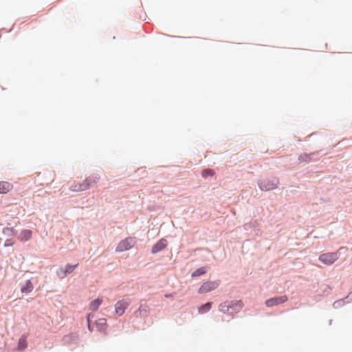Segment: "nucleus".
I'll list each match as a JSON object with an SVG mask.
<instances>
[{"label":"nucleus","instance_id":"obj_1","mask_svg":"<svg viewBox=\"0 0 352 352\" xmlns=\"http://www.w3.org/2000/svg\"><path fill=\"white\" fill-rule=\"evenodd\" d=\"M243 307L242 300L232 301L230 304L227 302H222L219 305V311L226 314L231 309V313H237Z\"/></svg>","mask_w":352,"mask_h":352},{"label":"nucleus","instance_id":"obj_2","mask_svg":"<svg viewBox=\"0 0 352 352\" xmlns=\"http://www.w3.org/2000/svg\"><path fill=\"white\" fill-rule=\"evenodd\" d=\"M135 240L134 238L128 237L122 240L116 247L117 252H124L130 250L135 244Z\"/></svg>","mask_w":352,"mask_h":352},{"label":"nucleus","instance_id":"obj_3","mask_svg":"<svg viewBox=\"0 0 352 352\" xmlns=\"http://www.w3.org/2000/svg\"><path fill=\"white\" fill-rule=\"evenodd\" d=\"M278 184V180L276 178L272 179H264L259 183V187L262 190H272L275 189Z\"/></svg>","mask_w":352,"mask_h":352},{"label":"nucleus","instance_id":"obj_4","mask_svg":"<svg viewBox=\"0 0 352 352\" xmlns=\"http://www.w3.org/2000/svg\"><path fill=\"white\" fill-rule=\"evenodd\" d=\"M219 285V280L205 282L199 287V293L204 294V293L210 292L215 289L216 288H217Z\"/></svg>","mask_w":352,"mask_h":352},{"label":"nucleus","instance_id":"obj_5","mask_svg":"<svg viewBox=\"0 0 352 352\" xmlns=\"http://www.w3.org/2000/svg\"><path fill=\"white\" fill-rule=\"evenodd\" d=\"M338 258L337 253H326L321 254L319 260L325 265H331Z\"/></svg>","mask_w":352,"mask_h":352},{"label":"nucleus","instance_id":"obj_6","mask_svg":"<svg viewBox=\"0 0 352 352\" xmlns=\"http://www.w3.org/2000/svg\"><path fill=\"white\" fill-rule=\"evenodd\" d=\"M130 302L128 300H121L117 302L115 305L116 314L120 316L124 314L125 310L129 306Z\"/></svg>","mask_w":352,"mask_h":352},{"label":"nucleus","instance_id":"obj_7","mask_svg":"<svg viewBox=\"0 0 352 352\" xmlns=\"http://www.w3.org/2000/svg\"><path fill=\"white\" fill-rule=\"evenodd\" d=\"M286 296H281L278 297L272 298L265 301L267 307H273L285 302L287 300Z\"/></svg>","mask_w":352,"mask_h":352},{"label":"nucleus","instance_id":"obj_8","mask_svg":"<svg viewBox=\"0 0 352 352\" xmlns=\"http://www.w3.org/2000/svg\"><path fill=\"white\" fill-rule=\"evenodd\" d=\"M14 188L12 183L7 181H0V194H7Z\"/></svg>","mask_w":352,"mask_h":352},{"label":"nucleus","instance_id":"obj_9","mask_svg":"<svg viewBox=\"0 0 352 352\" xmlns=\"http://www.w3.org/2000/svg\"><path fill=\"white\" fill-rule=\"evenodd\" d=\"M87 189V184L85 180L82 182L75 183L70 186V190L74 192H80Z\"/></svg>","mask_w":352,"mask_h":352},{"label":"nucleus","instance_id":"obj_10","mask_svg":"<svg viewBox=\"0 0 352 352\" xmlns=\"http://www.w3.org/2000/svg\"><path fill=\"white\" fill-rule=\"evenodd\" d=\"M167 245V241L164 239H160L152 248V253L155 254L164 250Z\"/></svg>","mask_w":352,"mask_h":352},{"label":"nucleus","instance_id":"obj_11","mask_svg":"<svg viewBox=\"0 0 352 352\" xmlns=\"http://www.w3.org/2000/svg\"><path fill=\"white\" fill-rule=\"evenodd\" d=\"M77 267V265H67L64 269H60L59 275L61 277H65L67 274L72 273L75 268Z\"/></svg>","mask_w":352,"mask_h":352},{"label":"nucleus","instance_id":"obj_12","mask_svg":"<svg viewBox=\"0 0 352 352\" xmlns=\"http://www.w3.org/2000/svg\"><path fill=\"white\" fill-rule=\"evenodd\" d=\"M95 325L98 331L104 332L107 329V320L105 318H100L96 321Z\"/></svg>","mask_w":352,"mask_h":352},{"label":"nucleus","instance_id":"obj_13","mask_svg":"<svg viewBox=\"0 0 352 352\" xmlns=\"http://www.w3.org/2000/svg\"><path fill=\"white\" fill-rule=\"evenodd\" d=\"M100 179L98 175L90 176L85 179V182L87 184V188L96 185Z\"/></svg>","mask_w":352,"mask_h":352},{"label":"nucleus","instance_id":"obj_14","mask_svg":"<svg viewBox=\"0 0 352 352\" xmlns=\"http://www.w3.org/2000/svg\"><path fill=\"white\" fill-rule=\"evenodd\" d=\"M32 232L30 230H23L19 236L22 241H26L32 238Z\"/></svg>","mask_w":352,"mask_h":352},{"label":"nucleus","instance_id":"obj_15","mask_svg":"<svg viewBox=\"0 0 352 352\" xmlns=\"http://www.w3.org/2000/svg\"><path fill=\"white\" fill-rule=\"evenodd\" d=\"M102 302V300L100 298L95 299L91 301L89 304V309L96 311L98 309L99 307L101 305Z\"/></svg>","mask_w":352,"mask_h":352},{"label":"nucleus","instance_id":"obj_16","mask_svg":"<svg viewBox=\"0 0 352 352\" xmlns=\"http://www.w3.org/2000/svg\"><path fill=\"white\" fill-rule=\"evenodd\" d=\"M34 287H33V285L32 283H31V281L30 280H28L25 285L21 287V292L23 293H30L32 291Z\"/></svg>","mask_w":352,"mask_h":352},{"label":"nucleus","instance_id":"obj_17","mask_svg":"<svg viewBox=\"0 0 352 352\" xmlns=\"http://www.w3.org/2000/svg\"><path fill=\"white\" fill-rule=\"evenodd\" d=\"M28 346L27 338L25 336H23L20 338L18 342V349L23 351L26 349Z\"/></svg>","mask_w":352,"mask_h":352},{"label":"nucleus","instance_id":"obj_18","mask_svg":"<svg viewBox=\"0 0 352 352\" xmlns=\"http://www.w3.org/2000/svg\"><path fill=\"white\" fill-rule=\"evenodd\" d=\"M3 234L8 237L14 236L16 234V231L14 228L6 227L3 228Z\"/></svg>","mask_w":352,"mask_h":352},{"label":"nucleus","instance_id":"obj_19","mask_svg":"<svg viewBox=\"0 0 352 352\" xmlns=\"http://www.w3.org/2000/svg\"><path fill=\"white\" fill-rule=\"evenodd\" d=\"M211 307H212V302H207L199 308V312L200 314L206 313L211 309Z\"/></svg>","mask_w":352,"mask_h":352},{"label":"nucleus","instance_id":"obj_20","mask_svg":"<svg viewBox=\"0 0 352 352\" xmlns=\"http://www.w3.org/2000/svg\"><path fill=\"white\" fill-rule=\"evenodd\" d=\"M206 272V270L205 267H200L197 270H196L192 274V277H195V276H201L202 274H204Z\"/></svg>","mask_w":352,"mask_h":352},{"label":"nucleus","instance_id":"obj_21","mask_svg":"<svg viewBox=\"0 0 352 352\" xmlns=\"http://www.w3.org/2000/svg\"><path fill=\"white\" fill-rule=\"evenodd\" d=\"M214 175V172L212 169L207 168V169H204L202 171V176L204 177H207L208 176H213Z\"/></svg>","mask_w":352,"mask_h":352},{"label":"nucleus","instance_id":"obj_22","mask_svg":"<svg viewBox=\"0 0 352 352\" xmlns=\"http://www.w3.org/2000/svg\"><path fill=\"white\" fill-rule=\"evenodd\" d=\"M94 317V315L91 314H89L87 315V322H88V329L89 330L92 332L94 331V326H91V323H90V321H91V318Z\"/></svg>","mask_w":352,"mask_h":352},{"label":"nucleus","instance_id":"obj_23","mask_svg":"<svg viewBox=\"0 0 352 352\" xmlns=\"http://www.w3.org/2000/svg\"><path fill=\"white\" fill-rule=\"evenodd\" d=\"M15 243V241L11 238V239H8L5 241V243H4V246L7 247V246H11L12 245H14Z\"/></svg>","mask_w":352,"mask_h":352},{"label":"nucleus","instance_id":"obj_24","mask_svg":"<svg viewBox=\"0 0 352 352\" xmlns=\"http://www.w3.org/2000/svg\"><path fill=\"white\" fill-rule=\"evenodd\" d=\"M138 312H140V313H141V312H142L141 307H140V309H138V311L136 312V314H137Z\"/></svg>","mask_w":352,"mask_h":352}]
</instances>
